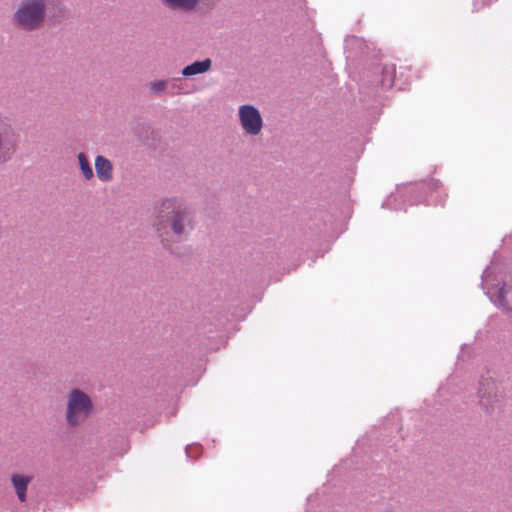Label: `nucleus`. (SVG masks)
Listing matches in <instances>:
<instances>
[{"label":"nucleus","instance_id":"f257e3e1","mask_svg":"<svg viewBox=\"0 0 512 512\" xmlns=\"http://www.w3.org/2000/svg\"><path fill=\"white\" fill-rule=\"evenodd\" d=\"M159 221L157 231L161 237L162 242L168 245L169 239L166 237V226L164 225L165 218L170 219V227L176 236H181L186 228H191V215L176 199H166L162 202L159 214Z\"/></svg>","mask_w":512,"mask_h":512},{"label":"nucleus","instance_id":"f03ea898","mask_svg":"<svg viewBox=\"0 0 512 512\" xmlns=\"http://www.w3.org/2000/svg\"><path fill=\"white\" fill-rule=\"evenodd\" d=\"M45 0H23L13 16L14 23L27 31L38 29L45 18Z\"/></svg>","mask_w":512,"mask_h":512},{"label":"nucleus","instance_id":"7ed1b4c3","mask_svg":"<svg viewBox=\"0 0 512 512\" xmlns=\"http://www.w3.org/2000/svg\"><path fill=\"white\" fill-rule=\"evenodd\" d=\"M93 411L91 398L79 389H73L67 399L66 421L76 427L84 423Z\"/></svg>","mask_w":512,"mask_h":512},{"label":"nucleus","instance_id":"20e7f679","mask_svg":"<svg viewBox=\"0 0 512 512\" xmlns=\"http://www.w3.org/2000/svg\"><path fill=\"white\" fill-rule=\"evenodd\" d=\"M238 116L241 128L245 134L257 136L261 133L263 119L256 107L250 104L242 105L239 107Z\"/></svg>","mask_w":512,"mask_h":512},{"label":"nucleus","instance_id":"39448f33","mask_svg":"<svg viewBox=\"0 0 512 512\" xmlns=\"http://www.w3.org/2000/svg\"><path fill=\"white\" fill-rule=\"evenodd\" d=\"M483 386L486 388L480 390V403L486 408H493L495 403L500 402L501 396L496 393V386L492 380H486Z\"/></svg>","mask_w":512,"mask_h":512},{"label":"nucleus","instance_id":"423d86ee","mask_svg":"<svg viewBox=\"0 0 512 512\" xmlns=\"http://www.w3.org/2000/svg\"><path fill=\"white\" fill-rule=\"evenodd\" d=\"M31 481V476L21 474L11 475V483L20 502L26 501V492L28 485L31 483Z\"/></svg>","mask_w":512,"mask_h":512},{"label":"nucleus","instance_id":"0eeeda50","mask_svg":"<svg viewBox=\"0 0 512 512\" xmlns=\"http://www.w3.org/2000/svg\"><path fill=\"white\" fill-rule=\"evenodd\" d=\"M95 170L97 177L103 182L110 181L113 177L112 164L107 158L103 156L99 155L96 157Z\"/></svg>","mask_w":512,"mask_h":512},{"label":"nucleus","instance_id":"6e6552de","mask_svg":"<svg viewBox=\"0 0 512 512\" xmlns=\"http://www.w3.org/2000/svg\"><path fill=\"white\" fill-rule=\"evenodd\" d=\"M210 67H211V60L208 58L203 61H196L190 65H187L182 70V75L185 77H189V76H193L196 74H201V73L208 71L210 69Z\"/></svg>","mask_w":512,"mask_h":512},{"label":"nucleus","instance_id":"1a4fd4ad","mask_svg":"<svg viewBox=\"0 0 512 512\" xmlns=\"http://www.w3.org/2000/svg\"><path fill=\"white\" fill-rule=\"evenodd\" d=\"M163 3L175 10H181V11H192L194 10L198 4L199 0H162Z\"/></svg>","mask_w":512,"mask_h":512},{"label":"nucleus","instance_id":"9d476101","mask_svg":"<svg viewBox=\"0 0 512 512\" xmlns=\"http://www.w3.org/2000/svg\"><path fill=\"white\" fill-rule=\"evenodd\" d=\"M77 158H78L79 166H80L83 176L87 180L91 179L94 174H93L92 167L88 161V158L86 157V155L84 153H79Z\"/></svg>","mask_w":512,"mask_h":512},{"label":"nucleus","instance_id":"9b49d317","mask_svg":"<svg viewBox=\"0 0 512 512\" xmlns=\"http://www.w3.org/2000/svg\"><path fill=\"white\" fill-rule=\"evenodd\" d=\"M168 84V81L165 80H157L150 83V89L155 94H160L164 92L166 86Z\"/></svg>","mask_w":512,"mask_h":512}]
</instances>
